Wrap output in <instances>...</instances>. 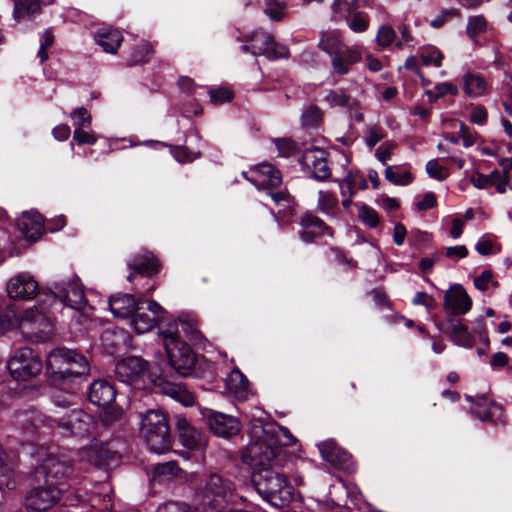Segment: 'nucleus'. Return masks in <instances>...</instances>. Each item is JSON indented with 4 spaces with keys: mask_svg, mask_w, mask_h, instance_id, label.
<instances>
[{
    "mask_svg": "<svg viewBox=\"0 0 512 512\" xmlns=\"http://www.w3.org/2000/svg\"><path fill=\"white\" fill-rule=\"evenodd\" d=\"M249 435L250 443L242 454V460L250 465H265L282 460L285 456L283 447L296 442L287 428L273 422L264 423L259 419L251 421Z\"/></svg>",
    "mask_w": 512,
    "mask_h": 512,
    "instance_id": "obj_1",
    "label": "nucleus"
},
{
    "mask_svg": "<svg viewBox=\"0 0 512 512\" xmlns=\"http://www.w3.org/2000/svg\"><path fill=\"white\" fill-rule=\"evenodd\" d=\"M15 425L25 433L33 434L36 429H48L61 437H83L92 426L93 418L79 408H72L67 415L52 418L34 409L18 412Z\"/></svg>",
    "mask_w": 512,
    "mask_h": 512,
    "instance_id": "obj_2",
    "label": "nucleus"
},
{
    "mask_svg": "<svg viewBox=\"0 0 512 512\" xmlns=\"http://www.w3.org/2000/svg\"><path fill=\"white\" fill-rule=\"evenodd\" d=\"M281 460L258 465L261 469L254 474L253 483L257 493L270 505L282 508L287 506L294 496L293 486L284 473L277 468Z\"/></svg>",
    "mask_w": 512,
    "mask_h": 512,
    "instance_id": "obj_3",
    "label": "nucleus"
},
{
    "mask_svg": "<svg viewBox=\"0 0 512 512\" xmlns=\"http://www.w3.org/2000/svg\"><path fill=\"white\" fill-rule=\"evenodd\" d=\"M47 370L56 380L73 382L89 372L87 359L66 348L53 350L47 357Z\"/></svg>",
    "mask_w": 512,
    "mask_h": 512,
    "instance_id": "obj_4",
    "label": "nucleus"
},
{
    "mask_svg": "<svg viewBox=\"0 0 512 512\" xmlns=\"http://www.w3.org/2000/svg\"><path fill=\"white\" fill-rule=\"evenodd\" d=\"M140 435L151 452L164 454L171 448L168 419L161 410H149L142 416Z\"/></svg>",
    "mask_w": 512,
    "mask_h": 512,
    "instance_id": "obj_5",
    "label": "nucleus"
},
{
    "mask_svg": "<svg viewBox=\"0 0 512 512\" xmlns=\"http://www.w3.org/2000/svg\"><path fill=\"white\" fill-rule=\"evenodd\" d=\"M233 496V483L217 473H211L200 492V507L203 512H225Z\"/></svg>",
    "mask_w": 512,
    "mask_h": 512,
    "instance_id": "obj_6",
    "label": "nucleus"
},
{
    "mask_svg": "<svg viewBox=\"0 0 512 512\" xmlns=\"http://www.w3.org/2000/svg\"><path fill=\"white\" fill-rule=\"evenodd\" d=\"M159 335L163 339L172 368L182 376L189 375L195 366L196 356L191 347L179 339L177 328L170 326L167 330L160 331Z\"/></svg>",
    "mask_w": 512,
    "mask_h": 512,
    "instance_id": "obj_7",
    "label": "nucleus"
},
{
    "mask_svg": "<svg viewBox=\"0 0 512 512\" xmlns=\"http://www.w3.org/2000/svg\"><path fill=\"white\" fill-rule=\"evenodd\" d=\"M52 294L54 299H59L65 306L78 313L77 321L80 324H85L91 317L90 311L92 307L88 306L78 278L74 277L68 282L62 281L54 283V291Z\"/></svg>",
    "mask_w": 512,
    "mask_h": 512,
    "instance_id": "obj_8",
    "label": "nucleus"
},
{
    "mask_svg": "<svg viewBox=\"0 0 512 512\" xmlns=\"http://www.w3.org/2000/svg\"><path fill=\"white\" fill-rule=\"evenodd\" d=\"M21 332L39 340L47 339L53 332V325L46 307L34 306L21 314Z\"/></svg>",
    "mask_w": 512,
    "mask_h": 512,
    "instance_id": "obj_9",
    "label": "nucleus"
},
{
    "mask_svg": "<svg viewBox=\"0 0 512 512\" xmlns=\"http://www.w3.org/2000/svg\"><path fill=\"white\" fill-rule=\"evenodd\" d=\"M247 44L242 46L244 52L253 55H264L269 59L288 58L290 51L284 44L274 41L273 37L262 30L254 31L247 39Z\"/></svg>",
    "mask_w": 512,
    "mask_h": 512,
    "instance_id": "obj_10",
    "label": "nucleus"
},
{
    "mask_svg": "<svg viewBox=\"0 0 512 512\" xmlns=\"http://www.w3.org/2000/svg\"><path fill=\"white\" fill-rule=\"evenodd\" d=\"M11 376L18 381L35 377L42 370L39 356L30 348H20L8 361Z\"/></svg>",
    "mask_w": 512,
    "mask_h": 512,
    "instance_id": "obj_11",
    "label": "nucleus"
},
{
    "mask_svg": "<svg viewBox=\"0 0 512 512\" xmlns=\"http://www.w3.org/2000/svg\"><path fill=\"white\" fill-rule=\"evenodd\" d=\"M73 470L67 458L50 455L37 469L36 477L38 480L43 479L45 484L59 487L72 475Z\"/></svg>",
    "mask_w": 512,
    "mask_h": 512,
    "instance_id": "obj_12",
    "label": "nucleus"
},
{
    "mask_svg": "<svg viewBox=\"0 0 512 512\" xmlns=\"http://www.w3.org/2000/svg\"><path fill=\"white\" fill-rule=\"evenodd\" d=\"M163 308L154 300H140L133 315L131 325L139 334L151 331L163 318Z\"/></svg>",
    "mask_w": 512,
    "mask_h": 512,
    "instance_id": "obj_13",
    "label": "nucleus"
},
{
    "mask_svg": "<svg viewBox=\"0 0 512 512\" xmlns=\"http://www.w3.org/2000/svg\"><path fill=\"white\" fill-rule=\"evenodd\" d=\"M242 175L250 181L258 190L276 189L282 183V177L279 170L271 164L261 163Z\"/></svg>",
    "mask_w": 512,
    "mask_h": 512,
    "instance_id": "obj_14",
    "label": "nucleus"
},
{
    "mask_svg": "<svg viewBox=\"0 0 512 512\" xmlns=\"http://www.w3.org/2000/svg\"><path fill=\"white\" fill-rule=\"evenodd\" d=\"M62 490L53 485H39L29 491L26 496V506L30 510L42 512L54 506L61 497Z\"/></svg>",
    "mask_w": 512,
    "mask_h": 512,
    "instance_id": "obj_15",
    "label": "nucleus"
},
{
    "mask_svg": "<svg viewBox=\"0 0 512 512\" xmlns=\"http://www.w3.org/2000/svg\"><path fill=\"white\" fill-rule=\"evenodd\" d=\"M203 416L210 430L218 437L229 439L240 432V422L231 415L207 410Z\"/></svg>",
    "mask_w": 512,
    "mask_h": 512,
    "instance_id": "obj_16",
    "label": "nucleus"
},
{
    "mask_svg": "<svg viewBox=\"0 0 512 512\" xmlns=\"http://www.w3.org/2000/svg\"><path fill=\"white\" fill-rule=\"evenodd\" d=\"M147 371L148 363L136 356L123 359L115 367V375L118 380L130 385H137Z\"/></svg>",
    "mask_w": 512,
    "mask_h": 512,
    "instance_id": "obj_17",
    "label": "nucleus"
},
{
    "mask_svg": "<svg viewBox=\"0 0 512 512\" xmlns=\"http://www.w3.org/2000/svg\"><path fill=\"white\" fill-rule=\"evenodd\" d=\"M176 428L181 444L189 450H202L206 444V435L181 415L176 416Z\"/></svg>",
    "mask_w": 512,
    "mask_h": 512,
    "instance_id": "obj_18",
    "label": "nucleus"
},
{
    "mask_svg": "<svg viewBox=\"0 0 512 512\" xmlns=\"http://www.w3.org/2000/svg\"><path fill=\"white\" fill-rule=\"evenodd\" d=\"M302 165L317 180H326L330 177L331 171L327 164V152L321 148H311L304 152Z\"/></svg>",
    "mask_w": 512,
    "mask_h": 512,
    "instance_id": "obj_19",
    "label": "nucleus"
},
{
    "mask_svg": "<svg viewBox=\"0 0 512 512\" xmlns=\"http://www.w3.org/2000/svg\"><path fill=\"white\" fill-rule=\"evenodd\" d=\"M37 291V281L26 272L13 276L7 283V293L11 299H31Z\"/></svg>",
    "mask_w": 512,
    "mask_h": 512,
    "instance_id": "obj_20",
    "label": "nucleus"
},
{
    "mask_svg": "<svg viewBox=\"0 0 512 512\" xmlns=\"http://www.w3.org/2000/svg\"><path fill=\"white\" fill-rule=\"evenodd\" d=\"M472 307V300L460 284L451 286L444 295V308L453 315H464Z\"/></svg>",
    "mask_w": 512,
    "mask_h": 512,
    "instance_id": "obj_21",
    "label": "nucleus"
},
{
    "mask_svg": "<svg viewBox=\"0 0 512 512\" xmlns=\"http://www.w3.org/2000/svg\"><path fill=\"white\" fill-rule=\"evenodd\" d=\"M467 399L474 403L472 397L468 396ZM475 404L479 407L485 406L483 409H477L474 412L481 421H488L494 425L506 424L504 409L501 405L494 401H488L484 395L478 396Z\"/></svg>",
    "mask_w": 512,
    "mask_h": 512,
    "instance_id": "obj_22",
    "label": "nucleus"
},
{
    "mask_svg": "<svg viewBox=\"0 0 512 512\" xmlns=\"http://www.w3.org/2000/svg\"><path fill=\"white\" fill-rule=\"evenodd\" d=\"M18 227L26 239L35 241L44 232V220L38 212H24L18 221Z\"/></svg>",
    "mask_w": 512,
    "mask_h": 512,
    "instance_id": "obj_23",
    "label": "nucleus"
},
{
    "mask_svg": "<svg viewBox=\"0 0 512 512\" xmlns=\"http://www.w3.org/2000/svg\"><path fill=\"white\" fill-rule=\"evenodd\" d=\"M88 397L91 403L106 407L115 400L116 389L106 380H96L90 386Z\"/></svg>",
    "mask_w": 512,
    "mask_h": 512,
    "instance_id": "obj_24",
    "label": "nucleus"
},
{
    "mask_svg": "<svg viewBox=\"0 0 512 512\" xmlns=\"http://www.w3.org/2000/svg\"><path fill=\"white\" fill-rule=\"evenodd\" d=\"M361 60V53L355 47H346L331 58V66L334 74L346 75L353 64Z\"/></svg>",
    "mask_w": 512,
    "mask_h": 512,
    "instance_id": "obj_25",
    "label": "nucleus"
},
{
    "mask_svg": "<svg viewBox=\"0 0 512 512\" xmlns=\"http://www.w3.org/2000/svg\"><path fill=\"white\" fill-rule=\"evenodd\" d=\"M139 302L130 294H119L110 297L109 308L115 317L127 318L133 315Z\"/></svg>",
    "mask_w": 512,
    "mask_h": 512,
    "instance_id": "obj_26",
    "label": "nucleus"
},
{
    "mask_svg": "<svg viewBox=\"0 0 512 512\" xmlns=\"http://www.w3.org/2000/svg\"><path fill=\"white\" fill-rule=\"evenodd\" d=\"M462 81L463 91L469 97H482L488 93L489 84L481 74L467 71Z\"/></svg>",
    "mask_w": 512,
    "mask_h": 512,
    "instance_id": "obj_27",
    "label": "nucleus"
},
{
    "mask_svg": "<svg viewBox=\"0 0 512 512\" xmlns=\"http://www.w3.org/2000/svg\"><path fill=\"white\" fill-rule=\"evenodd\" d=\"M95 40L105 52L115 54L123 41V36L117 29L102 28L96 33Z\"/></svg>",
    "mask_w": 512,
    "mask_h": 512,
    "instance_id": "obj_28",
    "label": "nucleus"
},
{
    "mask_svg": "<svg viewBox=\"0 0 512 512\" xmlns=\"http://www.w3.org/2000/svg\"><path fill=\"white\" fill-rule=\"evenodd\" d=\"M318 449L322 458L333 465L343 464L349 458L348 453L331 439L318 444Z\"/></svg>",
    "mask_w": 512,
    "mask_h": 512,
    "instance_id": "obj_29",
    "label": "nucleus"
},
{
    "mask_svg": "<svg viewBox=\"0 0 512 512\" xmlns=\"http://www.w3.org/2000/svg\"><path fill=\"white\" fill-rule=\"evenodd\" d=\"M226 389L229 393L238 399H246L248 394V380L244 374L238 370H232L225 380Z\"/></svg>",
    "mask_w": 512,
    "mask_h": 512,
    "instance_id": "obj_30",
    "label": "nucleus"
},
{
    "mask_svg": "<svg viewBox=\"0 0 512 512\" xmlns=\"http://www.w3.org/2000/svg\"><path fill=\"white\" fill-rule=\"evenodd\" d=\"M162 392L182 403L185 406L194 404V396L182 383L164 382L161 385Z\"/></svg>",
    "mask_w": 512,
    "mask_h": 512,
    "instance_id": "obj_31",
    "label": "nucleus"
},
{
    "mask_svg": "<svg viewBox=\"0 0 512 512\" xmlns=\"http://www.w3.org/2000/svg\"><path fill=\"white\" fill-rule=\"evenodd\" d=\"M128 265L140 274H151L158 269L157 259L147 251L136 254Z\"/></svg>",
    "mask_w": 512,
    "mask_h": 512,
    "instance_id": "obj_32",
    "label": "nucleus"
},
{
    "mask_svg": "<svg viewBox=\"0 0 512 512\" xmlns=\"http://www.w3.org/2000/svg\"><path fill=\"white\" fill-rule=\"evenodd\" d=\"M450 326L449 336L455 344L465 348H471L473 346L474 337L469 332L466 325L460 320H451Z\"/></svg>",
    "mask_w": 512,
    "mask_h": 512,
    "instance_id": "obj_33",
    "label": "nucleus"
},
{
    "mask_svg": "<svg viewBox=\"0 0 512 512\" xmlns=\"http://www.w3.org/2000/svg\"><path fill=\"white\" fill-rule=\"evenodd\" d=\"M318 47L332 58L347 46L343 44L340 35L337 32L329 31L322 34Z\"/></svg>",
    "mask_w": 512,
    "mask_h": 512,
    "instance_id": "obj_34",
    "label": "nucleus"
},
{
    "mask_svg": "<svg viewBox=\"0 0 512 512\" xmlns=\"http://www.w3.org/2000/svg\"><path fill=\"white\" fill-rule=\"evenodd\" d=\"M300 224L304 228V230L300 232V238L305 243H312L317 237V233L309 230V228H318L319 230L327 228L320 218L312 214L302 215Z\"/></svg>",
    "mask_w": 512,
    "mask_h": 512,
    "instance_id": "obj_35",
    "label": "nucleus"
},
{
    "mask_svg": "<svg viewBox=\"0 0 512 512\" xmlns=\"http://www.w3.org/2000/svg\"><path fill=\"white\" fill-rule=\"evenodd\" d=\"M488 23L483 15L470 16L467 22L466 32L473 43L478 44L479 36L487 31Z\"/></svg>",
    "mask_w": 512,
    "mask_h": 512,
    "instance_id": "obj_36",
    "label": "nucleus"
},
{
    "mask_svg": "<svg viewBox=\"0 0 512 512\" xmlns=\"http://www.w3.org/2000/svg\"><path fill=\"white\" fill-rule=\"evenodd\" d=\"M267 195L270 196L275 203L279 207V212H283L284 214H289L293 211L294 207V198L284 190L275 191V189L266 190Z\"/></svg>",
    "mask_w": 512,
    "mask_h": 512,
    "instance_id": "obj_37",
    "label": "nucleus"
},
{
    "mask_svg": "<svg viewBox=\"0 0 512 512\" xmlns=\"http://www.w3.org/2000/svg\"><path fill=\"white\" fill-rule=\"evenodd\" d=\"M41 6L38 0H19L15 3L14 18L17 22L26 16H33L39 13Z\"/></svg>",
    "mask_w": 512,
    "mask_h": 512,
    "instance_id": "obj_38",
    "label": "nucleus"
},
{
    "mask_svg": "<svg viewBox=\"0 0 512 512\" xmlns=\"http://www.w3.org/2000/svg\"><path fill=\"white\" fill-rule=\"evenodd\" d=\"M21 315L17 312L14 304L7 305L4 311L0 312V331L18 327L20 329Z\"/></svg>",
    "mask_w": 512,
    "mask_h": 512,
    "instance_id": "obj_39",
    "label": "nucleus"
},
{
    "mask_svg": "<svg viewBox=\"0 0 512 512\" xmlns=\"http://www.w3.org/2000/svg\"><path fill=\"white\" fill-rule=\"evenodd\" d=\"M153 49L148 41H140L133 49L128 59V65H137L149 61Z\"/></svg>",
    "mask_w": 512,
    "mask_h": 512,
    "instance_id": "obj_40",
    "label": "nucleus"
},
{
    "mask_svg": "<svg viewBox=\"0 0 512 512\" xmlns=\"http://www.w3.org/2000/svg\"><path fill=\"white\" fill-rule=\"evenodd\" d=\"M317 206L321 212L335 216L338 211V199L334 193L320 190Z\"/></svg>",
    "mask_w": 512,
    "mask_h": 512,
    "instance_id": "obj_41",
    "label": "nucleus"
},
{
    "mask_svg": "<svg viewBox=\"0 0 512 512\" xmlns=\"http://www.w3.org/2000/svg\"><path fill=\"white\" fill-rule=\"evenodd\" d=\"M356 0H335L332 5L335 20L346 19L355 12Z\"/></svg>",
    "mask_w": 512,
    "mask_h": 512,
    "instance_id": "obj_42",
    "label": "nucleus"
},
{
    "mask_svg": "<svg viewBox=\"0 0 512 512\" xmlns=\"http://www.w3.org/2000/svg\"><path fill=\"white\" fill-rule=\"evenodd\" d=\"M179 471L177 464L173 461L157 464L153 467L152 479L161 482L166 478L175 476Z\"/></svg>",
    "mask_w": 512,
    "mask_h": 512,
    "instance_id": "obj_43",
    "label": "nucleus"
},
{
    "mask_svg": "<svg viewBox=\"0 0 512 512\" xmlns=\"http://www.w3.org/2000/svg\"><path fill=\"white\" fill-rule=\"evenodd\" d=\"M95 464L98 466H109L118 460V454L109 449L106 444H100L95 448Z\"/></svg>",
    "mask_w": 512,
    "mask_h": 512,
    "instance_id": "obj_44",
    "label": "nucleus"
},
{
    "mask_svg": "<svg viewBox=\"0 0 512 512\" xmlns=\"http://www.w3.org/2000/svg\"><path fill=\"white\" fill-rule=\"evenodd\" d=\"M348 27L356 33H363L369 27L368 15L361 11H356L345 19Z\"/></svg>",
    "mask_w": 512,
    "mask_h": 512,
    "instance_id": "obj_45",
    "label": "nucleus"
},
{
    "mask_svg": "<svg viewBox=\"0 0 512 512\" xmlns=\"http://www.w3.org/2000/svg\"><path fill=\"white\" fill-rule=\"evenodd\" d=\"M343 183L346 184L350 197H352L358 190H365L367 188V181L359 172L349 173L343 180Z\"/></svg>",
    "mask_w": 512,
    "mask_h": 512,
    "instance_id": "obj_46",
    "label": "nucleus"
},
{
    "mask_svg": "<svg viewBox=\"0 0 512 512\" xmlns=\"http://www.w3.org/2000/svg\"><path fill=\"white\" fill-rule=\"evenodd\" d=\"M325 101L330 107H347L351 101L350 97L341 89L331 90L325 96Z\"/></svg>",
    "mask_w": 512,
    "mask_h": 512,
    "instance_id": "obj_47",
    "label": "nucleus"
},
{
    "mask_svg": "<svg viewBox=\"0 0 512 512\" xmlns=\"http://www.w3.org/2000/svg\"><path fill=\"white\" fill-rule=\"evenodd\" d=\"M385 178L392 184L399 186H407L413 181V175L410 172L396 173L391 166L385 169Z\"/></svg>",
    "mask_w": 512,
    "mask_h": 512,
    "instance_id": "obj_48",
    "label": "nucleus"
},
{
    "mask_svg": "<svg viewBox=\"0 0 512 512\" xmlns=\"http://www.w3.org/2000/svg\"><path fill=\"white\" fill-rule=\"evenodd\" d=\"M475 249L477 250V252L480 254V255H483V256H487V255H492V254H496V253H499L501 248L499 245H497L493 240L492 238L488 237V236H483L481 237L476 245H475Z\"/></svg>",
    "mask_w": 512,
    "mask_h": 512,
    "instance_id": "obj_49",
    "label": "nucleus"
},
{
    "mask_svg": "<svg viewBox=\"0 0 512 512\" xmlns=\"http://www.w3.org/2000/svg\"><path fill=\"white\" fill-rule=\"evenodd\" d=\"M103 411L100 414L101 421L104 425H111L117 421H119L123 414V409L117 406H109L102 407Z\"/></svg>",
    "mask_w": 512,
    "mask_h": 512,
    "instance_id": "obj_50",
    "label": "nucleus"
},
{
    "mask_svg": "<svg viewBox=\"0 0 512 512\" xmlns=\"http://www.w3.org/2000/svg\"><path fill=\"white\" fill-rule=\"evenodd\" d=\"M420 58L425 66L433 65L435 67H440L444 56L438 49L430 48L423 50L420 54Z\"/></svg>",
    "mask_w": 512,
    "mask_h": 512,
    "instance_id": "obj_51",
    "label": "nucleus"
},
{
    "mask_svg": "<svg viewBox=\"0 0 512 512\" xmlns=\"http://www.w3.org/2000/svg\"><path fill=\"white\" fill-rule=\"evenodd\" d=\"M321 117V110L317 106L311 105L302 114V124L307 127H314L319 123Z\"/></svg>",
    "mask_w": 512,
    "mask_h": 512,
    "instance_id": "obj_52",
    "label": "nucleus"
},
{
    "mask_svg": "<svg viewBox=\"0 0 512 512\" xmlns=\"http://www.w3.org/2000/svg\"><path fill=\"white\" fill-rule=\"evenodd\" d=\"M358 216L367 226L371 228H375L379 224L378 213L366 205L359 207Z\"/></svg>",
    "mask_w": 512,
    "mask_h": 512,
    "instance_id": "obj_53",
    "label": "nucleus"
},
{
    "mask_svg": "<svg viewBox=\"0 0 512 512\" xmlns=\"http://www.w3.org/2000/svg\"><path fill=\"white\" fill-rule=\"evenodd\" d=\"M52 400L55 406L63 409L71 410L72 408H76L75 406L77 405V397L69 393H55Z\"/></svg>",
    "mask_w": 512,
    "mask_h": 512,
    "instance_id": "obj_54",
    "label": "nucleus"
},
{
    "mask_svg": "<svg viewBox=\"0 0 512 512\" xmlns=\"http://www.w3.org/2000/svg\"><path fill=\"white\" fill-rule=\"evenodd\" d=\"M426 172L431 178L442 181L448 177V170L440 165L437 159H432L426 164Z\"/></svg>",
    "mask_w": 512,
    "mask_h": 512,
    "instance_id": "obj_55",
    "label": "nucleus"
},
{
    "mask_svg": "<svg viewBox=\"0 0 512 512\" xmlns=\"http://www.w3.org/2000/svg\"><path fill=\"white\" fill-rule=\"evenodd\" d=\"M396 38L394 29L388 25L379 28L376 36L377 44L381 47H387L393 43Z\"/></svg>",
    "mask_w": 512,
    "mask_h": 512,
    "instance_id": "obj_56",
    "label": "nucleus"
},
{
    "mask_svg": "<svg viewBox=\"0 0 512 512\" xmlns=\"http://www.w3.org/2000/svg\"><path fill=\"white\" fill-rule=\"evenodd\" d=\"M179 324L182 331L191 339H196L200 335L197 329L198 321L193 317H181Z\"/></svg>",
    "mask_w": 512,
    "mask_h": 512,
    "instance_id": "obj_57",
    "label": "nucleus"
},
{
    "mask_svg": "<svg viewBox=\"0 0 512 512\" xmlns=\"http://www.w3.org/2000/svg\"><path fill=\"white\" fill-rule=\"evenodd\" d=\"M285 4L277 0H270L264 10L265 14L274 21H279L284 16Z\"/></svg>",
    "mask_w": 512,
    "mask_h": 512,
    "instance_id": "obj_58",
    "label": "nucleus"
},
{
    "mask_svg": "<svg viewBox=\"0 0 512 512\" xmlns=\"http://www.w3.org/2000/svg\"><path fill=\"white\" fill-rule=\"evenodd\" d=\"M509 183V175L506 172L493 171L491 173L490 184L496 187V190L500 194L506 192V187Z\"/></svg>",
    "mask_w": 512,
    "mask_h": 512,
    "instance_id": "obj_59",
    "label": "nucleus"
},
{
    "mask_svg": "<svg viewBox=\"0 0 512 512\" xmlns=\"http://www.w3.org/2000/svg\"><path fill=\"white\" fill-rule=\"evenodd\" d=\"M71 117L74 119V125L76 128L86 127L91 124V115L86 108H76L72 113Z\"/></svg>",
    "mask_w": 512,
    "mask_h": 512,
    "instance_id": "obj_60",
    "label": "nucleus"
},
{
    "mask_svg": "<svg viewBox=\"0 0 512 512\" xmlns=\"http://www.w3.org/2000/svg\"><path fill=\"white\" fill-rule=\"evenodd\" d=\"M488 120V112L482 105L473 106L470 114V121L476 125H484Z\"/></svg>",
    "mask_w": 512,
    "mask_h": 512,
    "instance_id": "obj_61",
    "label": "nucleus"
},
{
    "mask_svg": "<svg viewBox=\"0 0 512 512\" xmlns=\"http://www.w3.org/2000/svg\"><path fill=\"white\" fill-rule=\"evenodd\" d=\"M73 139L80 145H94L97 141V136L94 133L84 131L81 128H75L73 133Z\"/></svg>",
    "mask_w": 512,
    "mask_h": 512,
    "instance_id": "obj_62",
    "label": "nucleus"
},
{
    "mask_svg": "<svg viewBox=\"0 0 512 512\" xmlns=\"http://www.w3.org/2000/svg\"><path fill=\"white\" fill-rule=\"evenodd\" d=\"M233 98L232 92L227 88H219L210 91V100L214 104H223Z\"/></svg>",
    "mask_w": 512,
    "mask_h": 512,
    "instance_id": "obj_63",
    "label": "nucleus"
},
{
    "mask_svg": "<svg viewBox=\"0 0 512 512\" xmlns=\"http://www.w3.org/2000/svg\"><path fill=\"white\" fill-rule=\"evenodd\" d=\"M370 295L375 304L380 308H391V302L384 290L381 288H374L370 291Z\"/></svg>",
    "mask_w": 512,
    "mask_h": 512,
    "instance_id": "obj_64",
    "label": "nucleus"
}]
</instances>
